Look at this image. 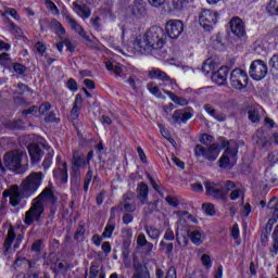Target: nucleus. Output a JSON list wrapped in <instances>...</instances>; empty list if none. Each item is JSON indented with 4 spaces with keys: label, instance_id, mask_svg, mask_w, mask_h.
Returning a JSON list of instances; mask_svg holds the SVG:
<instances>
[{
    "label": "nucleus",
    "instance_id": "f257e3e1",
    "mask_svg": "<svg viewBox=\"0 0 278 278\" xmlns=\"http://www.w3.org/2000/svg\"><path fill=\"white\" fill-rule=\"evenodd\" d=\"M166 45V33L160 26L150 27L146 34L139 35L134 41V49L139 53L160 51Z\"/></svg>",
    "mask_w": 278,
    "mask_h": 278
},
{
    "label": "nucleus",
    "instance_id": "f03ea898",
    "mask_svg": "<svg viewBox=\"0 0 278 278\" xmlns=\"http://www.w3.org/2000/svg\"><path fill=\"white\" fill-rule=\"evenodd\" d=\"M47 203L55 204V194H53V191L49 188L43 189L37 198L33 199L29 210L25 213V225L40 223Z\"/></svg>",
    "mask_w": 278,
    "mask_h": 278
},
{
    "label": "nucleus",
    "instance_id": "7ed1b4c3",
    "mask_svg": "<svg viewBox=\"0 0 278 278\" xmlns=\"http://www.w3.org/2000/svg\"><path fill=\"white\" fill-rule=\"evenodd\" d=\"M42 179H45L42 172H34L22 181L21 188L31 197L42 185Z\"/></svg>",
    "mask_w": 278,
    "mask_h": 278
},
{
    "label": "nucleus",
    "instance_id": "20e7f679",
    "mask_svg": "<svg viewBox=\"0 0 278 278\" xmlns=\"http://www.w3.org/2000/svg\"><path fill=\"white\" fill-rule=\"evenodd\" d=\"M194 155L197 157H203V160H207L208 162H216L218 155H220V144L213 143L208 147L197 144L194 148Z\"/></svg>",
    "mask_w": 278,
    "mask_h": 278
},
{
    "label": "nucleus",
    "instance_id": "39448f33",
    "mask_svg": "<svg viewBox=\"0 0 278 278\" xmlns=\"http://www.w3.org/2000/svg\"><path fill=\"white\" fill-rule=\"evenodd\" d=\"M23 157H25L27 162V154L23 153V151L15 150L4 154V166L10 170H21L23 166Z\"/></svg>",
    "mask_w": 278,
    "mask_h": 278
},
{
    "label": "nucleus",
    "instance_id": "423d86ee",
    "mask_svg": "<svg viewBox=\"0 0 278 278\" xmlns=\"http://www.w3.org/2000/svg\"><path fill=\"white\" fill-rule=\"evenodd\" d=\"M249 84V75L241 68H235L230 73V86L235 90H244Z\"/></svg>",
    "mask_w": 278,
    "mask_h": 278
},
{
    "label": "nucleus",
    "instance_id": "0eeeda50",
    "mask_svg": "<svg viewBox=\"0 0 278 278\" xmlns=\"http://www.w3.org/2000/svg\"><path fill=\"white\" fill-rule=\"evenodd\" d=\"M126 212V213H134L136 212V193L127 192L123 195V201L118 204V206L112 207L111 212Z\"/></svg>",
    "mask_w": 278,
    "mask_h": 278
},
{
    "label": "nucleus",
    "instance_id": "6e6552de",
    "mask_svg": "<svg viewBox=\"0 0 278 278\" xmlns=\"http://www.w3.org/2000/svg\"><path fill=\"white\" fill-rule=\"evenodd\" d=\"M218 22V13L212 10H203L199 15V23L205 31H212L214 25Z\"/></svg>",
    "mask_w": 278,
    "mask_h": 278
},
{
    "label": "nucleus",
    "instance_id": "1a4fd4ad",
    "mask_svg": "<svg viewBox=\"0 0 278 278\" xmlns=\"http://www.w3.org/2000/svg\"><path fill=\"white\" fill-rule=\"evenodd\" d=\"M204 188L207 197H212L215 201H227V192L223 190L220 182L206 181L204 182Z\"/></svg>",
    "mask_w": 278,
    "mask_h": 278
},
{
    "label": "nucleus",
    "instance_id": "9d476101",
    "mask_svg": "<svg viewBox=\"0 0 278 278\" xmlns=\"http://www.w3.org/2000/svg\"><path fill=\"white\" fill-rule=\"evenodd\" d=\"M204 188L207 197H212L215 201H227V192L223 190L220 182L206 181L204 182Z\"/></svg>",
    "mask_w": 278,
    "mask_h": 278
},
{
    "label": "nucleus",
    "instance_id": "9b49d317",
    "mask_svg": "<svg viewBox=\"0 0 278 278\" xmlns=\"http://www.w3.org/2000/svg\"><path fill=\"white\" fill-rule=\"evenodd\" d=\"M250 77L255 81H262L268 75V65L262 60H255L250 65Z\"/></svg>",
    "mask_w": 278,
    "mask_h": 278
},
{
    "label": "nucleus",
    "instance_id": "f8f14e48",
    "mask_svg": "<svg viewBox=\"0 0 278 278\" xmlns=\"http://www.w3.org/2000/svg\"><path fill=\"white\" fill-rule=\"evenodd\" d=\"M25 192L26 191H24L23 188H18L17 185H13L8 191L3 192V197H5V193H8L12 207H17V205H21V201H23V199L29 198V194H26Z\"/></svg>",
    "mask_w": 278,
    "mask_h": 278
},
{
    "label": "nucleus",
    "instance_id": "ddd939ff",
    "mask_svg": "<svg viewBox=\"0 0 278 278\" xmlns=\"http://www.w3.org/2000/svg\"><path fill=\"white\" fill-rule=\"evenodd\" d=\"M238 162V147L235 146L233 148L227 146L226 151L219 159V166L220 168H229L233 166Z\"/></svg>",
    "mask_w": 278,
    "mask_h": 278
},
{
    "label": "nucleus",
    "instance_id": "4468645a",
    "mask_svg": "<svg viewBox=\"0 0 278 278\" xmlns=\"http://www.w3.org/2000/svg\"><path fill=\"white\" fill-rule=\"evenodd\" d=\"M88 163L86 161V155L79 153V151H73L72 156V175L73 177H81V168H86Z\"/></svg>",
    "mask_w": 278,
    "mask_h": 278
},
{
    "label": "nucleus",
    "instance_id": "2eb2a0df",
    "mask_svg": "<svg viewBox=\"0 0 278 278\" xmlns=\"http://www.w3.org/2000/svg\"><path fill=\"white\" fill-rule=\"evenodd\" d=\"M165 30L169 38L177 40L184 34V22L179 20H169L165 25Z\"/></svg>",
    "mask_w": 278,
    "mask_h": 278
},
{
    "label": "nucleus",
    "instance_id": "dca6fc26",
    "mask_svg": "<svg viewBox=\"0 0 278 278\" xmlns=\"http://www.w3.org/2000/svg\"><path fill=\"white\" fill-rule=\"evenodd\" d=\"M134 273L131 278H151V271L146 263H140L138 256L132 257Z\"/></svg>",
    "mask_w": 278,
    "mask_h": 278
},
{
    "label": "nucleus",
    "instance_id": "f3484780",
    "mask_svg": "<svg viewBox=\"0 0 278 278\" xmlns=\"http://www.w3.org/2000/svg\"><path fill=\"white\" fill-rule=\"evenodd\" d=\"M8 14H10V16H12V18H14L15 21H21V15H18V11H16V9H7L5 12L2 13V17L4 18V23H8L11 31H15L17 36H22L23 30L21 29V27L16 26V24L8 18Z\"/></svg>",
    "mask_w": 278,
    "mask_h": 278
},
{
    "label": "nucleus",
    "instance_id": "a211bd4d",
    "mask_svg": "<svg viewBox=\"0 0 278 278\" xmlns=\"http://www.w3.org/2000/svg\"><path fill=\"white\" fill-rule=\"evenodd\" d=\"M64 18H65L66 23H68V25H70L71 29H73V31L78 34V36H80V38H83V40L90 42V36H88L86 34V30L84 29V27L81 25H79V23H77V21L75 18H73V16H71V14H65Z\"/></svg>",
    "mask_w": 278,
    "mask_h": 278
},
{
    "label": "nucleus",
    "instance_id": "6ab92c4d",
    "mask_svg": "<svg viewBox=\"0 0 278 278\" xmlns=\"http://www.w3.org/2000/svg\"><path fill=\"white\" fill-rule=\"evenodd\" d=\"M131 14L135 18H144L147 16V2L144 0H134Z\"/></svg>",
    "mask_w": 278,
    "mask_h": 278
},
{
    "label": "nucleus",
    "instance_id": "aec40b11",
    "mask_svg": "<svg viewBox=\"0 0 278 278\" xmlns=\"http://www.w3.org/2000/svg\"><path fill=\"white\" fill-rule=\"evenodd\" d=\"M230 29L235 36H238V38H242L244 34H247V30L244 28V22L240 17H233L230 21Z\"/></svg>",
    "mask_w": 278,
    "mask_h": 278
},
{
    "label": "nucleus",
    "instance_id": "412c9836",
    "mask_svg": "<svg viewBox=\"0 0 278 278\" xmlns=\"http://www.w3.org/2000/svg\"><path fill=\"white\" fill-rule=\"evenodd\" d=\"M31 164H38L42 160V150L38 143H30L27 147Z\"/></svg>",
    "mask_w": 278,
    "mask_h": 278
},
{
    "label": "nucleus",
    "instance_id": "4be33fe9",
    "mask_svg": "<svg viewBox=\"0 0 278 278\" xmlns=\"http://www.w3.org/2000/svg\"><path fill=\"white\" fill-rule=\"evenodd\" d=\"M229 76V67H220L212 76V80L217 84V86H225L227 84V77Z\"/></svg>",
    "mask_w": 278,
    "mask_h": 278
},
{
    "label": "nucleus",
    "instance_id": "5701e85b",
    "mask_svg": "<svg viewBox=\"0 0 278 278\" xmlns=\"http://www.w3.org/2000/svg\"><path fill=\"white\" fill-rule=\"evenodd\" d=\"M53 176L55 179H59V181H62V184H66V181H68V164H59V167L53 170Z\"/></svg>",
    "mask_w": 278,
    "mask_h": 278
},
{
    "label": "nucleus",
    "instance_id": "b1692460",
    "mask_svg": "<svg viewBox=\"0 0 278 278\" xmlns=\"http://www.w3.org/2000/svg\"><path fill=\"white\" fill-rule=\"evenodd\" d=\"M137 247L139 249H143V251L147 255H149V253H151L153 251V243L149 242L147 240V236H144V233H142V232H140L137 236Z\"/></svg>",
    "mask_w": 278,
    "mask_h": 278
},
{
    "label": "nucleus",
    "instance_id": "393cba45",
    "mask_svg": "<svg viewBox=\"0 0 278 278\" xmlns=\"http://www.w3.org/2000/svg\"><path fill=\"white\" fill-rule=\"evenodd\" d=\"M203 110H205V112L218 123H225V121H227V115L225 113H218V111H216L212 104H204Z\"/></svg>",
    "mask_w": 278,
    "mask_h": 278
},
{
    "label": "nucleus",
    "instance_id": "a878e982",
    "mask_svg": "<svg viewBox=\"0 0 278 278\" xmlns=\"http://www.w3.org/2000/svg\"><path fill=\"white\" fill-rule=\"evenodd\" d=\"M137 192V198L141 201V205H144L149 201V186L146 182H139Z\"/></svg>",
    "mask_w": 278,
    "mask_h": 278
},
{
    "label": "nucleus",
    "instance_id": "bb28decb",
    "mask_svg": "<svg viewBox=\"0 0 278 278\" xmlns=\"http://www.w3.org/2000/svg\"><path fill=\"white\" fill-rule=\"evenodd\" d=\"M73 10L75 13H77L80 18H90L92 12L86 4H79L77 2H73Z\"/></svg>",
    "mask_w": 278,
    "mask_h": 278
},
{
    "label": "nucleus",
    "instance_id": "cd10ccee",
    "mask_svg": "<svg viewBox=\"0 0 278 278\" xmlns=\"http://www.w3.org/2000/svg\"><path fill=\"white\" fill-rule=\"evenodd\" d=\"M192 118V113L190 112H184V110H176L173 114V121L174 123H188Z\"/></svg>",
    "mask_w": 278,
    "mask_h": 278
},
{
    "label": "nucleus",
    "instance_id": "c85d7f7f",
    "mask_svg": "<svg viewBox=\"0 0 278 278\" xmlns=\"http://www.w3.org/2000/svg\"><path fill=\"white\" fill-rule=\"evenodd\" d=\"M150 79H159V81H168L170 76L160 68H153L148 73Z\"/></svg>",
    "mask_w": 278,
    "mask_h": 278
},
{
    "label": "nucleus",
    "instance_id": "c756f323",
    "mask_svg": "<svg viewBox=\"0 0 278 278\" xmlns=\"http://www.w3.org/2000/svg\"><path fill=\"white\" fill-rule=\"evenodd\" d=\"M16 239V233L14 232V228L10 227L8 230V235L7 238L4 240V255H8V251H10V249H12V243L14 242V240Z\"/></svg>",
    "mask_w": 278,
    "mask_h": 278
},
{
    "label": "nucleus",
    "instance_id": "7c9ffc66",
    "mask_svg": "<svg viewBox=\"0 0 278 278\" xmlns=\"http://www.w3.org/2000/svg\"><path fill=\"white\" fill-rule=\"evenodd\" d=\"M45 149H47L48 153L43 159L42 168L43 170H49V168H51V164H53V149L49 146L45 147Z\"/></svg>",
    "mask_w": 278,
    "mask_h": 278
},
{
    "label": "nucleus",
    "instance_id": "2f4dec72",
    "mask_svg": "<svg viewBox=\"0 0 278 278\" xmlns=\"http://www.w3.org/2000/svg\"><path fill=\"white\" fill-rule=\"evenodd\" d=\"M165 94L169 97L173 103H175L176 105H179L180 108H185V105H188V100L175 94L173 91H165Z\"/></svg>",
    "mask_w": 278,
    "mask_h": 278
},
{
    "label": "nucleus",
    "instance_id": "473e14b6",
    "mask_svg": "<svg viewBox=\"0 0 278 278\" xmlns=\"http://www.w3.org/2000/svg\"><path fill=\"white\" fill-rule=\"evenodd\" d=\"M189 240H191L192 244H195L197 247H200V244H203V233L200 230H192L189 232Z\"/></svg>",
    "mask_w": 278,
    "mask_h": 278
},
{
    "label": "nucleus",
    "instance_id": "72a5a7b5",
    "mask_svg": "<svg viewBox=\"0 0 278 278\" xmlns=\"http://www.w3.org/2000/svg\"><path fill=\"white\" fill-rule=\"evenodd\" d=\"M147 88L149 92L153 94V97H156V99H166L164 93L160 91V87H157V84L153 81L148 83Z\"/></svg>",
    "mask_w": 278,
    "mask_h": 278
},
{
    "label": "nucleus",
    "instance_id": "f704fd0d",
    "mask_svg": "<svg viewBox=\"0 0 278 278\" xmlns=\"http://www.w3.org/2000/svg\"><path fill=\"white\" fill-rule=\"evenodd\" d=\"M132 236H134V232L131 231V229L122 230L123 248L124 249H129V247H131Z\"/></svg>",
    "mask_w": 278,
    "mask_h": 278
},
{
    "label": "nucleus",
    "instance_id": "c9c22d12",
    "mask_svg": "<svg viewBox=\"0 0 278 278\" xmlns=\"http://www.w3.org/2000/svg\"><path fill=\"white\" fill-rule=\"evenodd\" d=\"M144 229L150 240H157L162 236V231L154 226H146Z\"/></svg>",
    "mask_w": 278,
    "mask_h": 278
},
{
    "label": "nucleus",
    "instance_id": "e433bc0d",
    "mask_svg": "<svg viewBox=\"0 0 278 278\" xmlns=\"http://www.w3.org/2000/svg\"><path fill=\"white\" fill-rule=\"evenodd\" d=\"M114 214H111L110 220L106 224L104 231L102 233V238H112V233H114Z\"/></svg>",
    "mask_w": 278,
    "mask_h": 278
},
{
    "label": "nucleus",
    "instance_id": "4c0bfd02",
    "mask_svg": "<svg viewBox=\"0 0 278 278\" xmlns=\"http://www.w3.org/2000/svg\"><path fill=\"white\" fill-rule=\"evenodd\" d=\"M192 231V227L186 225V224H179L176 230V233L178 236H187V238L190 236V232Z\"/></svg>",
    "mask_w": 278,
    "mask_h": 278
},
{
    "label": "nucleus",
    "instance_id": "58836bf2",
    "mask_svg": "<svg viewBox=\"0 0 278 278\" xmlns=\"http://www.w3.org/2000/svg\"><path fill=\"white\" fill-rule=\"evenodd\" d=\"M268 210H273L274 218H278V199L271 198L267 204Z\"/></svg>",
    "mask_w": 278,
    "mask_h": 278
},
{
    "label": "nucleus",
    "instance_id": "ea45409f",
    "mask_svg": "<svg viewBox=\"0 0 278 278\" xmlns=\"http://www.w3.org/2000/svg\"><path fill=\"white\" fill-rule=\"evenodd\" d=\"M61 40L63 41V45L66 47L67 51H71V53L75 52L77 46L73 40H71L68 37H61Z\"/></svg>",
    "mask_w": 278,
    "mask_h": 278
},
{
    "label": "nucleus",
    "instance_id": "a19ab883",
    "mask_svg": "<svg viewBox=\"0 0 278 278\" xmlns=\"http://www.w3.org/2000/svg\"><path fill=\"white\" fill-rule=\"evenodd\" d=\"M106 71H113L116 75H121L123 73V67L121 65H114L112 62H105Z\"/></svg>",
    "mask_w": 278,
    "mask_h": 278
},
{
    "label": "nucleus",
    "instance_id": "79ce46f5",
    "mask_svg": "<svg viewBox=\"0 0 278 278\" xmlns=\"http://www.w3.org/2000/svg\"><path fill=\"white\" fill-rule=\"evenodd\" d=\"M23 262H26L28 265V273L40 271V265L38 264V261H27L24 258Z\"/></svg>",
    "mask_w": 278,
    "mask_h": 278
},
{
    "label": "nucleus",
    "instance_id": "37998d69",
    "mask_svg": "<svg viewBox=\"0 0 278 278\" xmlns=\"http://www.w3.org/2000/svg\"><path fill=\"white\" fill-rule=\"evenodd\" d=\"M255 138H257L256 142L257 144H261V147H266L268 144V139L264 136V131L258 130L255 135Z\"/></svg>",
    "mask_w": 278,
    "mask_h": 278
},
{
    "label": "nucleus",
    "instance_id": "c03bdc74",
    "mask_svg": "<svg viewBox=\"0 0 278 278\" xmlns=\"http://www.w3.org/2000/svg\"><path fill=\"white\" fill-rule=\"evenodd\" d=\"M212 71H214V62L207 59L202 65V73L208 75V73H212Z\"/></svg>",
    "mask_w": 278,
    "mask_h": 278
},
{
    "label": "nucleus",
    "instance_id": "a18cd8bd",
    "mask_svg": "<svg viewBox=\"0 0 278 278\" xmlns=\"http://www.w3.org/2000/svg\"><path fill=\"white\" fill-rule=\"evenodd\" d=\"M176 242L180 249H186L188 247V236L176 233Z\"/></svg>",
    "mask_w": 278,
    "mask_h": 278
},
{
    "label": "nucleus",
    "instance_id": "49530a36",
    "mask_svg": "<svg viewBox=\"0 0 278 278\" xmlns=\"http://www.w3.org/2000/svg\"><path fill=\"white\" fill-rule=\"evenodd\" d=\"M267 12L269 14H276L278 16V0H270L267 5Z\"/></svg>",
    "mask_w": 278,
    "mask_h": 278
},
{
    "label": "nucleus",
    "instance_id": "de8ad7c7",
    "mask_svg": "<svg viewBox=\"0 0 278 278\" xmlns=\"http://www.w3.org/2000/svg\"><path fill=\"white\" fill-rule=\"evenodd\" d=\"M248 115L252 123L260 122V111L257 109H250Z\"/></svg>",
    "mask_w": 278,
    "mask_h": 278
},
{
    "label": "nucleus",
    "instance_id": "09e8293b",
    "mask_svg": "<svg viewBox=\"0 0 278 278\" xmlns=\"http://www.w3.org/2000/svg\"><path fill=\"white\" fill-rule=\"evenodd\" d=\"M269 67H270V71H273V73H277L278 75V54H274L269 62Z\"/></svg>",
    "mask_w": 278,
    "mask_h": 278
},
{
    "label": "nucleus",
    "instance_id": "8fccbe9b",
    "mask_svg": "<svg viewBox=\"0 0 278 278\" xmlns=\"http://www.w3.org/2000/svg\"><path fill=\"white\" fill-rule=\"evenodd\" d=\"M52 25L53 27H55L56 34L58 36H60V38H62L66 34V29L64 28V26H62V24L59 21L54 20L52 22Z\"/></svg>",
    "mask_w": 278,
    "mask_h": 278
},
{
    "label": "nucleus",
    "instance_id": "3c124183",
    "mask_svg": "<svg viewBox=\"0 0 278 278\" xmlns=\"http://www.w3.org/2000/svg\"><path fill=\"white\" fill-rule=\"evenodd\" d=\"M12 66L14 73L17 75H25V73H27V67L21 63H13Z\"/></svg>",
    "mask_w": 278,
    "mask_h": 278
},
{
    "label": "nucleus",
    "instance_id": "603ef678",
    "mask_svg": "<svg viewBox=\"0 0 278 278\" xmlns=\"http://www.w3.org/2000/svg\"><path fill=\"white\" fill-rule=\"evenodd\" d=\"M201 263L204 266V268H206V270H210V268H212V257L207 254H203L201 256Z\"/></svg>",
    "mask_w": 278,
    "mask_h": 278
},
{
    "label": "nucleus",
    "instance_id": "864d4df0",
    "mask_svg": "<svg viewBox=\"0 0 278 278\" xmlns=\"http://www.w3.org/2000/svg\"><path fill=\"white\" fill-rule=\"evenodd\" d=\"M202 208L205 212V214H207V216H214V214H216V210L214 208V204H211V203L203 204Z\"/></svg>",
    "mask_w": 278,
    "mask_h": 278
},
{
    "label": "nucleus",
    "instance_id": "5fc2aeb1",
    "mask_svg": "<svg viewBox=\"0 0 278 278\" xmlns=\"http://www.w3.org/2000/svg\"><path fill=\"white\" fill-rule=\"evenodd\" d=\"M46 7L48 8V10H50V12H52V14H60V9H58V5H55L53 1L46 0Z\"/></svg>",
    "mask_w": 278,
    "mask_h": 278
},
{
    "label": "nucleus",
    "instance_id": "6e6d98bb",
    "mask_svg": "<svg viewBox=\"0 0 278 278\" xmlns=\"http://www.w3.org/2000/svg\"><path fill=\"white\" fill-rule=\"evenodd\" d=\"M240 197L244 198V191H242V189H235L230 193L231 201H238Z\"/></svg>",
    "mask_w": 278,
    "mask_h": 278
},
{
    "label": "nucleus",
    "instance_id": "4d7b16f0",
    "mask_svg": "<svg viewBox=\"0 0 278 278\" xmlns=\"http://www.w3.org/2000/svg\"><path fill=\"white\" fill-rule=\"evenodd\" d=\"M66 86L72 92H77L78 90L77 80H75L74 78H70L66 83Z\"/></svg>",
    "mask_w": 278,
    "mask_h": 278
},
{
    "label": "nucleus",
    "instance_id": "13d9d810",
    "mask_svg": "<svg viewBox=\"0 0 278 278\" xmlns=\"http://www.w3.org/2000/svg\"><path fill=\"white\" fill-rule=\"evenodd\" d=\"M213 141H214V137H212L207 134L202 135V137L200 139V142L202 144H205L206 147H208V144H212Z\"/></svg>",
    "mask_w": 278,
    "mask_h": 278
},
{
    "label": "nucleus",
    "instance_id": "bf43d9fd",
    "mask_svg": "<svg viewBox=\"0 0 278 278\" xmlns=\"http://www.w3.org/2000/svg\"><path fill=\"white\" fill-rule=\"evenodd\" d=\"M90 22L91 26L93 27V29H96V31H101V17L91 18Z\"/></svg>",
    "mask_w": 278,
    "mask_h": 278
},
{
    "label": "nucleus",
    "instance_id": "052dcab7",
    "mask_svg": "<svg viewBox=\"0 0 278 278\" xmlns=\"http://www.w3.org/2000/svg\"><path fill=\"white\" fill-rule=\"evenodd\" d=\"M84 233H86V228L84 227V225H78L74 235V240H79L81 236H84Z\"/></svg>",
    "mask_w": 278,
    "mask_h": 278
},
{
    "label": "nucleus",
    "instance_id": "680f3d73",
    "mask_svg": "<svg viewBox=\"0 0 278 278\" xmlns=\"http://www.w3.org/2000/svg\"><path fill=\"white\" fill-rule=\"evenodd\" d=\"M165 201L170 205V207H177V205H179V200L173 195H167Z\"/></svg>",
    "mask_w": 278,
    "mask_h": 278
},
{
    "label": "nucleus",
    "instance_id": "e2e57ef3",
    "mask_svg": "<svg viewBox=\"0 0 278 278\" xmlns=\"http://www.w3.org/2000/svg\"><path fill=\"white\" fill-rule=\"evenodd\" d=\"M213 45L216 47V49H220L223 47V37L220 34H217L215 37H213Z\"/></svg>",
    "mask_w": 278,
    "mask_h": 278
},
{
    "label": "nucleus",
    "instance_id": "0e129e2a",
    "mask_svg": "<svg viewBox=\"0 0 278 278\" xmlns=\"http://www.w3.org/2000/svg\"><path fill=\"white\" fill-rule=\"evenodd\" d=\"M81 110V106H76L73 104L72 111H71V117L73 121H76V118H79V111Z\"/></svg>",
    "mask_w": 278,
    "mask_h": 278
},
{
    "label": "nucleus",
    "instance_id": "69168bd1",
    "mask_svg": "<svg viewBox=\"0 0 278 278\" xmlns=\"http://www.w3.org/2000/svg\"><path fill=\"white\" fill-rule=\"evenodd\" d=\"M163 238L164 240L173 242V240H175V232H173V229L167 228Z\"/></svg>",
    "mask_w": 278,
    "mask_h": 278
},
{
    "label": "nucleus",
    "instance_id": "338daca9",
    "mask_svg": "<svg viewBox=\"0 0 278 278\" xmlns=\"http://www.w3.org/2000/svg\"><path fill=\"white\" fill-rule=\"evenodd\" d=\"M122 220H123L124 225H129L130 223H134V215H131L130 213H126L122 217Z\"/></svg>",
    "mask_w": 278,
    "mask_h": 278
},
{
    "label": "nucleus",
    "instance_id": "774afa93",
    "mask_svg": "<svg viewBox=\"0 0 278 278\" xmlns=\"http://www.w3.org/2000/svg\"><path fill=\"white\" fill-rule=\"evenodd\" d=\"M99 277V267L92 265L89 270V278H97Z\"/></svg>",
    "mask_w": 278,
    "mask_h": 278
}]
</instances>
